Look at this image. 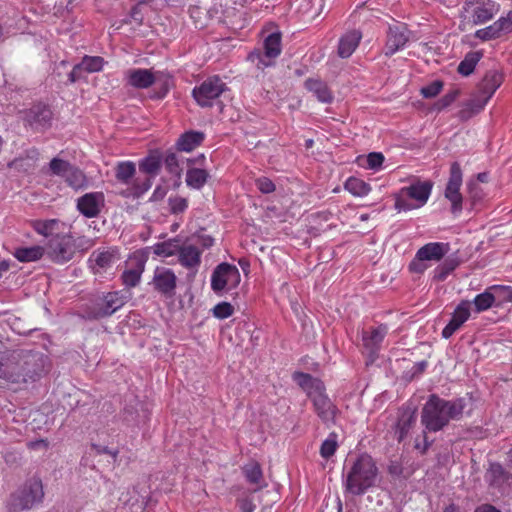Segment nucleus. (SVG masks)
Returning <instances> with one entry per match:
<instances>
[{"mask_svg":"<svg viewBox=\"0 0 512 512\" xmlns=\"http://www.w3.org/2000/svg\"><path fill=\"white\" fill-rule=\"evenodd\" d=\"M465 402L463 399L445 400L431 395L421 412V422L426 430L437 432L443 429L451 420H457L463 414Z\"/></svg>","mask_w":512,"mask_h":512,"instance_id":"1","label":"nucleus"},{"mask_svg":"<svg viewBox=\"0 0 512 512\" xmlns=\"http://www.w3.org/2000/svg\"><path fill=\"white\" fill-rule=\"evenodd\" d=\"M293 380L312 401L317 416L325 423L334 422L338 408L326 394L324 383L320 379L302 372L294 373Z\"/></svg>","mask_w":512,"mask_h":512,"instance_id":"2","label":"nucleus"},{"mask_svg":"<svg viewBox=\"0 0 512 512\" xmlns=\"http://www.w3.org/2000/svg\"><path fill=\"white\" fill-rule=\"evenodd\" d=\"M35 355L28 353H0V378L11 383L35 380L39 376V365Z\"/></svg>","mask_w":512,"mask_h":512,"instance_id":"3","label":"nucleus"},{"mask_svg":"<svg viewBox=\"0 0 512 512\" xmlns=\"http://www.w3.org/2000/svg\"><path fill=\"white\" fill-rule=\"evenodd\" d=\"M378 469L372 457L367 453L359 455L346 479V489L353 495H362L377 481Z\"/></svg>","mask_w":512,"mask_h":512,"instance_id":"4","label":"nucleus"},{"mask_svg":"<svg viewBox=\"0 0 512 512\" xmlns=\"http://www.w3.org/2000/svg\"><path fill=\"white\" fill-rule=\"evenodd\" d=\"M44 495L42 480L38 476H32L11 493L8 500V509L10 512L35 509L43 502Z\"/></svg>","mask_w":512,"mask_h":512,"instance_id":"5","label":"nucleus"},{"mask_svg":"<svg viewBox=\"0 0 512 512\" xmlns=\"http://www.w3.org/2000/svg\"><path fill=\"white\" fill-rule=\"evenodd\" d=\"M433 184L429 181L416 182L403 187L395 196V209L409 211L424 206L431 194Z\"/></svg>","mask_w":512,"mask_h":512,"instance_id":"6","label":"nucleus"},{"mask_svg":"<svg viewBox=\"0 0 512 512\" xmlns=\"http://www.w3.org/2000/svg\"><path fill=\"white\" fill-rule=\"evenodd\" d=\"M125 77L128 84L137 89H146L161 81L163 92L160 97H164L166 95L170 86V77L160 71L153 72L150 69L134 68L126 71Z\"/></svg>","mask_w":512,"mask_h":512,"instance_id":"7","label":"nucleus"},{"mask_svg":"<svg viewBox=\"0 0 512 512\" xmlns=\"http://www.w3.org/2000/svg\"><path fill=\"white\" fill-rule=\"evenodd\" d=\"M499 10L500 5L493 0H465L462 16L471 18L475 25H480L493 19Z\"/></svg>","mask_w":512,"mask_h":512,"instance_id":"8","label":"nucleus"},{"mask_svg":"<svg viewBox=\"0 0 512 512\" xmlns=\"http://www.w3.org/2000/svg\"><path fill=\"white\" fill-rule=\"evenodd\" d=\"M241 281V275L235 265L221 263L213 270L211 275V289L218 295L224 291L236 288Z\"/></svg>","mask_w":512,"mask_h":512,"instance_id":"9","label":"nucleus"},{"mask_svg":"<svg viewBox=\"0 0 512 512\" xmlns=\"http://www.w3.org/2000/svg\"><path fill=\"white\" fill-rule=\"evenodd\" d=\"M148 258V248L136 250L129 256L121 275L122 284L127 289L136 287L140 283Z\"/></svg>","mask_w":512,"mask_h":512,"instance_id":"10","label":"nucleus"},{"mask_svg":"<svg viewBox=\"0 0 512 512\" xmlns=\"http://www.w3.org/2000/svg\"><path fill=\"white\" fill-rule=\"evenodd\" d=\"M45 251L51 261L63 264L70 261L74 256V240L71 235L58 234L49 239Z\"/></svg>","mask_w":512,"mask_h":512,"instance_id":"11","label":"nucleus"},{"mask_svg":"<svg viewBox=\"0 0 512 512\" xmlns=\"http://www.w3.org/2000/svg\"><path fill=\"white\" fill-rule=\"evenodd\" d=\"M120 260L117 248H99L92 252L88 259L89 268L93 274L103 276Z\"/></svg>","mask_w":512,"mask_h":512,"instance_id":"12","label":"nucleus"},{"mask_svg":"<svg viewBox=\"0 0 512 512\" xmlns=\"http://www.w3.org/2000/svg\"><path fill=\"white\" fill-rule=\"evenodd\" d=\"M449 251V244L442 242H430L422 246L411 262L410 268L415 272H423L427 266L424 261H440Z\"/></svg>","mask_w":512,"mask_h":512,"instance_id":"13","label":"nucleus"},{"mask_svg":"<svg viewBox=\"0 0 512 512\" xmlns=\"http://www.w3.org/2000/svg\"><path fill=\"white\" fill-rule=\"evenodd\" d=\"M462 170L458 162H454L450 168V176L445 188V198L451 203V211L458 214L462 211V194L460 187L462 186Z\"/></svg>","mask_w":512,"mask_h":512,"instance_id":"14","label":"nucleus"},{"mask_svg":"<svg viewBox=\"0 0 512 512\" xmlns=\"http://www.w3.org/2000/svg\"><path fill=\"white\" fill-rule=\"evenodd\" d=\"M224 90L225 83L218 76H214L205 80L200 86L195 87L193 97L200 106L208 107Z\"/></svg>","mask_w":512,"mask_h":512,"instance_id":"15","label":"nucleus"},{"mask_svg":"<svg viewBox=\"0 0 512 512\" xmlns=\"http://www.w3.org/2000/svg\"><path fill=\"white\" fill-rule=\"evenodd\" d=\"M412 37L413 33L407 28L406 24L396 23L390 25L387 32L385 55L391 56L402 50Z\"/></svg>","mask_w":512,"mask_h":512,"instance_id":"16","label":"nucleus"},{"mask_svg":"<svg viewBox=\"0 0 512 512\" xmlns=\"http://www.w3.org/2000/svg\"><path fill=\"white\" fill-rule=\"evenodd\" d=\"M281 33L279 31L269 34L264 39V55L260 53H252L250 58L252 61L258 60L257 66L259 68L268 67L271 65V59L278 57L282 51Z\"/></svg>","mask_w":512,"mask_h":512,"instance_id":"17","label":"nucleus"},{"mask_svg":"<svg viewBox=\"0 0 512 512\" xmlns=\"http://www.w3.org/2000/svg\"><path fill=\"white\" fill-rule=\"evenodd\" d=\"M155 290L159 293L172 296L177 286V277L174 271L167 267H156L152 279Z\"/></svg>","mask_w":512,"mask_h":512,"instance_id":"18","label":"nucleus"},{"mask_svg":"<svg viewBox=\"0 0 512 512\" xmlns=\"http://www.w3.org/2000/svg\"><path fill=\"white\" fill-rule=\"evenodd\" d=\"M105 204L102 192L86 193L77 200L78 211L86 218L97 217Z\"/></svg>","mask_w":512,"mask_h":512,"instance_id":"19","label":"nucleus"},{"mask_svg":"<svg viewBox=\"0 0 512 512\" xmlns=\"http://www.w3.org/2000/svg\"><path fill=\"white\" fill-rule=\"evenodd\" d=\"M387 333L388 327L385 324H381L377 327L371 328L369 331L363 332V346L372 360L377 357Z\"/></svg>","mask_w":512,"mask_h":512,"instance_id":"20","label":"nucleus"},{"mask_svg":"<svg viewBox=\"0 0 512 512\" xmlns=\"http://www.w3.org/2000/svg\"><path fill=\"white\" fill-rule=\"evenodd\" d=\"M471 316V303L468 300L461 301L455 308L448 324L442 330V337L449 339Z\"/></svg>","mask_w":512,"mask_h":512,"instance_id":"21","label":"nucleus"},{"mask_svg":"<svg viewBox=\"0 0 512 512\" xmlns=\"http://www.w3.org/2000/svg\"><path fill=\"white\" fill-rule=\"evenodd\" d=\"M201 255L202 250L197 245L193 243H183L177 254L178 262L182 267L196 274L201 265Z\"/></svg>","mask_w":512,"mask_h":512,"instance_id":"22","label":"nucleus"},{"mask_svg":"<svg viewBox=\"0 0 512 512\" xmlns=\"http://www.w3.org/2000/svg\"><path fill=\"white\" fill-rule=\"evenodd\" d=\"M130 297L128 291H114L104 295L98 317L109 316L123 307Z\"/></svg>","mask_w":512,"mask_h":512,"instance_id":"23","label":"nucleus"},{"mask_svg":"<svg viewBox=\"0 0 512 512\" xmlns=\"http://www.w3.org/2000/svg\"><path fill=\"white\" fill-rule=\"evenodd\" d=\"M510 474L503 468V466L496 462H491L485 474V479L490 486L496 488H503L509 484Z\"/></svg>","mask_w":512,"mask_h":512,"instance_id":"24","label":"nucleus"},{"mask_svg":"<svg viewBox=\"0 0 512 512\" xmlns=\"http://www.w3.org/2000/svg\"><path fill=\"white\" fill-rule=\"evenodd\" d=\"M305 88L322 103H332L334 96L328 85L316 78H308L305 81Z\"/></svg>","mask_w":512,"mask_h":512,"instance_id":"25","label":"nucleus"},{"mask_svg":"<svg viewBox=\"0 0 512 512\" xmlns=\"http://www.w3.org/2000/svg\"><path fill=\"white\" fill-rule=\"evenodd\" d=\"M51 118V110L42 105L34 106L27 114V122L37 130L46 128L49 125Z\"/></svg>","mask_w":512,"mask_h":512,"instance_id":"26","label":"nucleus"},{"mask_svg":"<svg viewBox=\"0 0 512 512\" xmlns=\"http://www.w3.org/2000/svg\"><path fill=\"white\" fill-rule=\"evenodd\" d=\"M361 38L362 35L357 30H352L344 34L339 40L338 55L341 58L350 57L358 47Z\"/></svg>","mask_w":512,"mask_h":512,"instance_id":"27","label":"nucleus"},{"mask_svg":"<svg viewBox=\"0 0 512 512\" xmlns=\"http://www.w3.org/2000/svg\"><path fill=\"white\" fill-rule=\"evenodd\" d=\"M204 139L205 134L203 132L190 130L180 135L176 146L179 151L191 152L200 146Z\"/></svg>","mask_w":512,"mask_h":512,"instance_id":"28","label":"nucleus"},{"mask_svg":"<svg viewBox=\"0 0 512 512\" xmlns=\"http://www.w3.org/2000/svg\"><path fill=\"white\" fill-rule=\"evenodd\" d=\"M502 81L503 77L498 71L490 70L485 74L477 89L486 95V98H491L500 87Z\"/></svg>","mask_w":512,"mask_h":512,"instance_id":"29","label":"nucleus"},{"mask_svg":"<svg viewBox=\"0 0 512 512\" xmlns=\"http://www.w3.org/2000/svg\"><path fill=\"white\" fill-rule=\"evenodd\" d=\"M242 472L245 476L246 481L255 486L256 489H260L264 485L263 472L261 465L256 460H249L242 467Z\"/></svg>","mask_w":512,"mask_h":512,"instance_id":"30","label":"nucleus"},{"mask_svg":"<svg viewBox=\"0 0 512 512\" xmlns=\"http://www.w3.org/2000/svg\"><path fill=\"white\" fill-rule=\"evenodd\" d=\"M490 98L481 93L478 89L465 103L464 109L460 112L462 118H470L472 115L479 113L488 103Z\"/></svg>","mask_w":512,"mask_h":512,"instance_id":"31","label":"nucleus"},{"mask_svg":"<svg viewBox=\"0 0 512 512\" xmlns=\"http://www.w3.org/2000/svg\"><path fill=\"white\" fill-rule=\"evenodd\" d=\"M151 186V176L147 175L143 178L138 176L135 177L131 185L122 192V195L124 197L138 198L146 193L151 188Z\"/></svg>","mask_w":512,"mask_h":512,"instance_id":"32","label":"nucleus"},{"mask_svg":"<svg viewBox=\"0 0 512 512\" xmlns=\"http://www.w3.org/2000/svg\"><path fill=\"white\" fill-rule=\"evenodd\" d=\"M181 246L180 240L177 238H171L163 242L154 244L149 249L153 250V253L159 257L167 258L178 254Z\"/></svg>","mask_w":512,"mask_h":512,"instance_id":"33","label":"nucleus"},{"mask_svg":"<svg viewBox=\"0 0 512 512\" xmlns=\"http://www.w3.org/2000/svg\"><path fill=\"white\" fill-rule=\"evenodd\" d=\"M136 174V166L131 161L119 162L115 168L116 179L129 187L133 182Z\"/></svg>","mask_w":512,"mask_h":512,"instance_id":"34","label":"nucleus"},{"mask_svg":"<svg viewBox=\"0 0 512 512\" xmlns=\"http://www.w3.org/2000/svg\"><path fill=\"white\" fill-rule=\"evenodd\" d=\"M46 254L45 248L39 245L31 247H20L14 252L15 258L20 262H33L39 260Z\"/></svg>","mask_w":512,"mask_h":512,"instance_id":"35","label":"nucleus"},{"mask_svg":"<svg viewBox=\"0 0 512 512\" xmlns=\"http://www.w3.org/2000/svg\"><path fill=\"white\" fill-rule=\"evenodd\" d=\"M67 185L74 190L84 189L88 186V180L82 170L76 166H72L69 173L63 178Z\"/></svg>","mask_w":512,"mask_h":512,"instance_id":"36","label":"nucleus"},{"mask_svg":"<svg viewBox=\"0 0 512 512\" xmlns=\"http://www.w3.org/2000/svg\"><path fill=\"white\" fill-rule=\"evenodd\" d=\"M490 292L494 298L495 307H503L505 304L512 302V287L505 285H492Z\"/></svg>","mask_w":512,"mask_h":512,"instance_id":"37","label":"nucleus"},{"mask_svg":"<svg viewBox=\"0 0 512 512\" xmlns=\"http://www.w3.org/2000/svg\"><path fill=\"white\" fill-rule=\"evenodd\" d=\"M344 188L356 197H364L371 191V187L368 183L356 177H349L344 184Z\"/></svg>","mask_w":512,"mask_h":512,"instance_id":"38","label":"nucleus"},{"mask_svg":"<svg viewBox=\"0 0 512 512\" xmlns=\"http://www.w3.org/2000/svg\"><path fill=\"white\" fill-rule=\"evenodd\" d=\"M470 303L474 306L476 313H482L495 307L490 287L486 288L482 293L477 294Z\"/></svg>","mask_w":512,"mask_h":512,"instance_id":"39","label":"nucleus"},{"mask_svg":"<svg viewBox=\"0 0 512 512\" xmlns=\"http://www.w3.org/2000/svg\"><path fill=\"white\" fill-rule=\"evenodd\" d=\"M482 56L483 53L481 51H472L467 53L464 59L459 63L458 72L463 76L470 75Z\"/></svg>","mask_w":512,"mask_h":512,"instance_id":"40","label":"nucleus"},{"mask_svg":"<svg viewBox=\"0 0 512 512\" xmlns=\"http://www.w3.org/2000/svg\"><path fill=\"white\" fill-rule=\"evenodd\" d=\"M208 176L207 171L204 169H189L186 173V184L193 189H200L207 182Z\"/></svg>","mask_w":512,"mask_h":512,"instance_id":"41","label":"nucleus"},{"mask_svg":"<svg viewBox=\"0 0 512 512\" xmlns=\"http://www.w3.org/2000/svg\"><path fill=\"white\" fill-rule=\"evenodd\" d=\"M72 166L68 161L55 157L49 163V170L52 175L64 178Z\"/></svg>","mask_w":512,"mask_h":512,"instance_id":"42","label":"nucleus"},{"mask_svg":"<svg viewBox=\"0 0 512 512\" xmlns=\"http://www.w3.org/2000/svg\"><path fill=\"white\" fill-rule=\"evenodd\" d=\"M360 165L371 170H379L384 162V156L380 152L369 153L366 157L360 158Z\"/></svg>","mask_w":512,"mask_h":512,"instance_id":"43","label":"nucleus"},{"mask_svg":"<svg viewBox=\"0 0 512 512\" xmlns=\"http://www.w3.org/2000/svg\"><path fill=\"white\" fill-rule=\"evenodd\" d=\"M501 35H503V32L501 28L498 26L497 20L493 24L485 28L479 29L475 32V36L483 41L496 39L499 38Z\"/></svg>","mask_w":512,"mask_h":512,"instance_id":"44","label":"nucleus"},{"mask_svg":"<svg viewBox=\"0 0 512 512\" xmlns=\"http://www.w3.org/2000/svg\"><path fill=\"white\" fill-rule=\"evenodd\" d=\"M58 224L59 221L56 219L37 220L33 222V228L37 233L47 237L54 232L55 227L58 226Z\"/></svg>","mask_w":512,"mask_h":512,"instance_id":"45","label":"nucleus"},{"mask_svg":"<svg viewBox=\"0 0 512 512\" xmlns=\"http://www.w3.org/2000/svg\"><path fill=\"white\" fill-rule=\"evenodd\" d=\"M103 62V58L99 56H85L80 64L85 72L93 73L102 69Z\"/></svg>","mask_w":512,"mask_h":512,"instance_id":"46","label":"nucleus"},{"mask_svg":"<svg viewBox=\"0 0 512 512\" xmlns=\"http://www.w3.org/2000/svg\"><path fill=\"white\" fill-rule=\"evenodd\" d=\"M160 169V161L154 157L146 158L140 163V170L154 176Z\"/></svg>","mask_w":512,"mask_h":512,"instance_id":"47","label":"nucleus"},{"mask_svg":"<svg viewBox=\"0 0 512 512\" xmlns=\"http://www.w3.org/2000/svg\"><path fill=\"white\" fill-rule=\"evenodd\" d=\"M212 311H213V315L216 318H218V319H226V318L230 317L233 314L234 308L228 302H221V303H218L213 308Z\"/></svg>","mask_w":512,"mask_h":512,"instance_id":"48","label":"nucleus"},{"mask_svg":"<svg viewBox=\"0 0 512 512\" xmlns=\"http://www.w3.org/2000/svg\"><path fill=\"white\" fill-rule=\"evenodd\" d=\"M168 202H169L170 211L173 214L182 213L188 207L187 200L180 196L170 197Z\"/></svg>","mask_w":512,"mask_h":512,"instance_id":"49","label":"nucleus"},{"mask_svg":"<svg viewBox=\"0 0 512 512\" xmlns=\"http://www.w3.org/2000/svg\"><path fill=\"white\" fill-rule=\"evenodd\" d=\"M442 87H443L442 82L434 81L431 84L423 87L421 89V94L425 98H433L441 92Z\"/></svg>","mask_w":512,"mask_h":512,"instance_id":"50","label":"nucleus"},{"mask_svg":"<svg viewBox=\"0 0 512 512\" xmlns=\"http://www.w3.org/2000/svg\"><path fill=\"white\" fill-rule=\"evenodd\" d=\"M257 188L264 194L272 193L275 190L274 183L266 177H261L256 180Z\"/></svg>","mask_w":512,"mask_h":512,"instance_id":"51","label":"nucleus"},{"mask_svg":"<svg viewBox=\"0 0 512 512\" xmlns=\"http://www.w3.org/2000/svg\"><path fill=\"white\" fill-rule=\"evenodd\" d=\"M413 421H415V417L413 415H408L407 419H400L397 431L399 441H401L405 437V434L407 433L410 424Z\"/></svg>","mask_w":512,"mask_h":512,"instance_id":"52","label":"nucleus"},{"mask_svg":"<svg viewBox=\"0 0 512 512\" xmlns=\"http://www.w3.org/2000/svg\"><path fill=\"white\" fill-rule=\"evenodd\" d=\"M497 22L503 34L512 32V10L509 11L505 16H501Z\"/></svg>","mask_w":512,"mask_h":512,"instance_id":"53","label":"nucleus"},{"mask_svg":"<svg viewBox=\"0 0 512 512\" xmlns=\"http://www.w3.org/2000/svg\"><path fill=\"white\" fill-rule=\"evenodd\" d=\"M343 443L339 441V435L336 432H331L328 437L322 442L320 448H337Z\"/></svg>","mask_w":512,"mask_h":512,"instance_id":"54","label":"nucleus"},{"mask_svg":"<svg viewBox=\"0 0 512 512\" xmlns=\"http://www.w3.org/2000/svg\"><path fill=\"white\" fill-rule=\"evenodd\" d=\"M454 269V266L449 263H444L443 265L437 267L435 270V278L443 281L446 279L448 274Z\"/></svg>","mask_w":512,"mask_h":512,"instance_id":"55","label":"nucleus"},{"mask_svg":"<svg viewBox=\"0 0 512 512\" xmlns=\"http://www.w3.org/2000/svg\"><path fill=\"white\" fill-rule=\"evenodd\" d=\"M389 473L393 476H401L404 475L405 477L410 474V471L405 472V468L398 462L392 461L389 465Z\"/></svg>","mask_w":512,"mask_h":512,"instance_id":"56","label":"nucleus"},{"mask_svg":"<svg viewBox=\"0 0 512 512\" xmlns=\"http://www.w3.org/2000/svg\"><path fill=\"white\" fill-rule=\"evenodd\" d=\"M202 251L214 245V239L209 235H202L197 238L196 244Z\"/></svg>","mask_w":512,"mask_h":512,"instance_id":"57","label":"nucleus"},{"mask_svg":"<svg viewBox=\"0 0 512 512\" xmlns=\"http://www.w3.org/2000/svg\"><path fill=\"white\" fill-rule=\"evenodd\" d=\"M468 189L473 202H476L482 198V192L478 189L476 182L470 181L468 183Z\"/></svg>","mask_w":512,"mask_h":512,"instance_id":"58","label":"nucleus"},{"mask_svg":"<svg viewBox=\"0 0 512 512\" xmlns=\"http://www.w3.org/2000/svg\"><path fill=\"white\" fill-rule=\"evenodd\" d=\"M82 71L84 69L81 67V64H77L73 67L72 71L69 73V80L70 82L74 83L82 76Z\"/></svg>","mask_w":512,"mask_h":512,"instance_id":"59","label":"nucleus"},{"mask_svg":"<svg viewBox=\"0 0 512 512\" xmlns=\"http://www.w3.org/2000/svg\"><path fill=\"white\" fill-rule=\"evenodd\" d=\"M82 71L84 69L81 67V64H77L73 67L72 71L69 73V80L70 82L74 83L82 76Z\"/></svg>","mask_w":512,"mask_h":512,"instance_id":"60","label":"nucleus"},{"mask_svg":"<svg viewBox=\"0 0 512 512\" xmlns=\"http://www.w3.org/2000/svg\"><path fill=\"white\" fill-rule=\"evenodd\" d=\"M166 193H167L166 188L158 186L155 188V190L151 196V200H153V201L162 200L165 197Z\"/></svg>","mask_w":512,"mask_h":512,"instance_id":"61","label":"nucleus"},{"mask_svg":"<svg viewBox=\"0 0 512 512\" xmlns=\"http://www.w3.org/2000/svg\"><path fill=\"white\" fill-rule=\"evenodd\" d=\"M475 512H501L490 504H484L479 506Z\"/></svg>","mask_w":512,"mask_h":512,"instance_id":"62","label":"nucleus"},{"mask_svg":"<svg viewBox=\"0 0 512 512\" xmlns=\"http://www.w3.org/2000/svg\"><path fill=\"white\" fill-rule=\"evenodd\" d=\"M456 98V94H448L446 95L441 102L443 103V106H447L450 103H452Z\"/></svg>","mask_w":512,"mask_h":512,"instance_id":"63","label":"nucleus"},{"mask_svg":"<svg viewBox=\"0 0 512 512\" xmlns=\"http://www.w3.org/2000/svg\"><path fill=\"white\" fill-rule=\"evenodd\" d=\"M9 263L5 260L0 261V277H2L3 273L8 271Z\"/></svg>","mask_w":512,"mask_h":512,"instance_id":"64","label":"nucleus"}]
</instances>
